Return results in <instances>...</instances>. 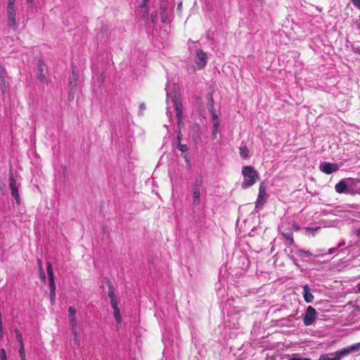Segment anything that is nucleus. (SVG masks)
Here are the masks:
<instances>
[{
    "label": "nucleus",
    "instance_id": "nucleus-52",
    "mask_svg": "<svg viewBox=\"0 0 360 360\" xmlns=\"http://www.w3.org/2000/svg\"><path fill=\"white\" fill-rule=\"evenodd\" d=\"M259 1H260L261 3H264L265 0H258Z\"/></svg>",
    "mask_w": 360,
    "mask_h": 360
},
{
    "label": "nucleus",
    "instance_id": "nucleus-36",
    "mask_svg": "<svg viewBox=\"0 0 360 360\" xmlns=\"http://www.w3.org/2000/svg\"><path fill=\"white\" fill-rule=\"evenodd\" d=\"M352 4L354 5L355 7H356L358 9L360 10V0H350Z\"/></svg>",
    "mask_w": 360,
    "mask_h": 360
},
{
    "label": "nucleus",
    "instance_id": "nucleus-4",
    "mask_svg": "<svg viewBox=\"0 0 360 360\" xmlns=\"http://www.w3.org/2000/svg\"><path fill=\"white\" fill-rule=\"evenodd\" d=\"M7 24L8 26L15 32L18 28V23L16 20L17 9L15 8H7Z\"/></svg>",
    "mask_w": 360,
    "mask_h": 360
},
{
    "label": "nucleus",
    "instance_id": "nucleus-27",
    "mask_svg": "<svg viewBox=\"0 0 360 360\" xmlns=\"http://www.w3.org/2000/svg\"><path fill=\"white\" fill-rule=\"evenodd\" d=\"M176 148L179 150H180L181 153L187 152L188 150V147L186 144H182L181 142L177 143Z\"/></svg>",
    "mask_w": 360,
    "mask_h": 360
},
{
    "label": "nucleus",
    "instance_id": "nucleus-49",
    "mask_svg": "<svg viewBox=\"0 0 360 360\" xmlns=\"http://www.w3.org/2000/svg\"><path fill=\"white\" fill-rule=\"evenodd\" d=\"M20 356L21 360H26L25 355H22V356Z\"/></svg>",
    "mask_w": 360,
    "mask_h": 360
},
{
    "label": "nucleus",
    "instance_id": "nucleus-20",
    "mask_svg": "<svg viewBox=\"0 0 360 360\" xmlns=\"http://www.w3.org/2000/svg\"><path fill=\"white\" fill-rule=\"evenodd\" d=\"M239 153L240 155L244 159L247 158L249 156V150L245 146H241L239 148Z\"/></svg>",
    "mask_w": 360,
    "mask_h": 360
},
{
    "label": "nucleus",
    "instance_id": "nucleus-47",
    "mask_svg": "<svg viewBox=\"0 0 360 360\" xmlns=\"http://www.w3.org/2000/svg\"><path fill=\"white\" fill-rule=\"evenodd\" d=\"M356 288H357L358 292H360V283L357 284Z\"/></svg>",
    "mask_w": 360,
    "mask_h": 360
},
{
    "label": "nucleus",
    "instance_id": "nucleus-33",
    "mask_svg": "<svg viewBox=\"0 0 360 360\" xmlns=\"http://www.w3.org/2000/svg\"><path fill=\"white\" fill-rule=\"evenodd\" d=\"M20 348H19V354L20 356L25 355V349H24V342L19 343Z\"/></svg>",
    "mask_w": 360,
    "mask_h": 360
},
{
    "label": "nucleus",
    "instance_id": "nucleus-10",
    "mask_svg": "<svg viewBox=\"0 0 360 360\" xmlns=\"http://www.w3.org/2000/svg\"><path fill=\"white\" fill-rule=\"evenodd\" d=\"M320 170L327 174H332L339 169V167L335 163L322 162L320 165Z\"/></svg>",
    "mask_w": 360,
    "mask_h": 360
},
{
    "label": "nucleus",
    "instance_id": "nucleus-28",
    "mask_svg": "<svg viewBox=\"0 0 360 360\" xmlns=\"http://www.w3.org/2000/svg\"><path fill=\"white\" fill-rule=\"evenodd\" d=\"M113 311H114V316H115V320L117 321V323H120L122 321V316H121V314L120 312V309H115Z\"/></svg>",
    "mask_w": 360,
    "mask_h": 360
},
{
    "label": "nucleus",
    "instance_id": "nucleus-15",
    "mask_svg": "<svg viewBox=\"0 0 360 360\" xmlns=\"http://www.w3.org/2000/svg\"><path fill=\"white\" fill-rule=\"evenodd\" d=\"M347 188V185L343 180L338 182L335 186V191L338 193H345L346 191Z\"/></svg>",
    "mask_w": 360,
    "mask_h": 360
},
{
    "label": "nucleus",
    "instance_id": "nucleus-40",
    "mask_svg": "<svg viewBox=\"0 0 360 360\" xmlns=\"http://www.w3.org/2000/svg\"><path fill=\"white\" fill-rule=\"evenodd\" d=\"M110 304H111V307L117 305V298L111 299L110 300Z\"/></svg>",
    "mask_w": 360,
    "mask_h": 360
},
{
    "label": "nucleus",
    "instance_id": "nucleus-5",
    "mask_svg": "<svg viewBox=\"0 0 360 360\" xmlns=\"http://www.w3.org/2000/svg\"><path fill=\"white\" fill-rule=\"evenodd\" d=\"M9 187L11 188V195L15 198L16 203L20 205V198L18 193V185L13 177V174L12 171L9 172Z\"/></svg>",
    "mask_w": 360,
    "mask_h": 360
},
{
    "label": "nucleus",
    "instance_id": "nucleus-23",
    "mask_svg": "<svg viewBox=\"0 0 360 360\" xmlns=\"http://www.w3.org/2000/svg\"><path fill=\"white\" fill-rule=\"evenodd\" d=\"M72 337H73V341L76 346L79 347L80 346V340L79 338V333L78 330L71 331Z\"/></svg>",
    "mask_w": 360,
    "mask_h": 360
},
{
    "label": "nucleus",
    "instance_id": "nucleus-21",
    "mask_svg": "<svg viewBox=\"0 0 360 360\" xmlns=\"http://www.w3.org/2000/svg\"><path fill=\"white\" fill-rule=\"evenodd\" d=\"M212 117V120L213 123V127H215V129L219 127V121L218 115H217L216 112L210 113Z\"/></svg>",
    "mask_w": 360,
    "mask_h": 360
},
{
    "label": "nucleus",
    "instance_id": "nucleus-26",
    "mask_svg": "<svg viewBox=\"0 0 360 360\" xmlns=\"http://www.w3.org/2000/svg\"><path fill=\"white\" fill-rule=\"evenodd\" d=\"M69 323L70 326L71 331L77 330V319H70Z\"/></svg>",
    "mask_w": 360,
    "mask_h": 360
},
{
    "label": "nucleus",
    "instance_id": "nucleus-39",
    "mask_svg": "<svg viewBox=\"0 0 360 360\" xmlns=\"http://www.w3.org/2000/svg\"><path fill=\"white\" fill-rule=\"evenodd\" d=\"M181 132L180 130L178 131L177 132V137H176V139H177V143H179V142H181Z\"/></svg>",
    "mask_w": 360,
    "mask_h": 360
},
{
    "label": "nucleus",
    "instance_id": "nucleus-37",
    "mask_svg": "<svg viewBox=\"0 0 360 360\" xmlns=\"http://www.w3.org/2000/svg\"><path fill=\"white\" fill-rule=\"evenodd\" d=\"M146 105L144 103H141L139 105V110L141 112V114H143V112L146 110Z\"/></svg>",
    "mask_w": 360,
    "mask_h": 360
},
{
    "label": "nucleus",
    "instance_id": "nucleus-32",
    "mask_svg": "<svg viewBox=\"0 0 360 360\" xmlns=\"http://www.w3.org/2000/svg\"><path fill=\"white\" fill-rule=\"evenodd\" d=\"M150 18L152 22H155L158 18V12H153L150 15Z\"/></svg>",
    "mask_w": 360,
    "mask_h": 360
},
{
    "label": "nucleus",
    "instance_id": "nucleus-31",
    "mask_svg": "<svg viewBox=\"0 0 360 360\" xmlns=\"http://www.w3.org/2000/svg\"><path fill=\"white\" fill-rule=\"evenodd\" d=\"M15 336H16V338H17V340L18 341V342L19 343L23 342L22 335L18 328H16L15 330Z\"/></svg>",
    "mask_w": 360,
    "mask_h": 360
},
{
    "label": "nucleus",
    "instance_id": "nucleus-7",
    "mask_svg": "<svg viewBox=\"0 0 360 360\" xmlns=\"http://www.w3.org/2000/svg\"><path fill=\"white\" fill-rule=\"evenodd\" d=\"M267 198L268 195L266 193L264 182H262L259 187V193L255 202V207L259 208L262 207L266 202Z\"/></svg>",
    "mask_w": 360,
    "mask_h": 360
},
{
    "label": "nucleus",
    "instance_id": "nucleus-48",
    "mask_svg": "<svg viewBox=\"0 0 360 360\" xmlns=\"http://www.w3.org/2000/svg\"><path fill=\"white\" fill-rule=\"evenodd\" d=\"M112 308L113 309V310H115V309H119L118 307V304L115 305V306H112Z\"/></svg>",
    "mask_w": 360,
    "mask_h": 360
},
{
    "label": "nucleus",
    "instance_id": "nucleus-29",
    "mask_svg": "<svg viewBox=\"0 0 360 360\" xmlns=\"http://www.w3.org/2000/svg\"><path fill=\"white\" fill-rule=\"evenodd\" d=\"M321 229V227L318 226L316 228H311V227H306L305 230L307 232H311L312 233V236H314L315 233Z\"/></svg>",
    "mask_w": 360,
    "mask_h": 360
},
{
    "label": "nucleus",
    "instance_id": "nucleus-14",
    "mask_svg": "<svg viewBox=\"0 0 360 360\" xmlns=\"http://www.w3.org/2000/svg\"><path fill=\"white\" fill-rule=\"evenodd\" d=\"M303 292H304V299L306 302L310 303L313 302L314 300V295L309 292V288L307 285H305L303 288Z\"/></svg>",
    "mask_w": 360,
    "mask_h": 360
},
{
    "label": "nucleus",
    "instance_id": "nucleus-53",
    "mask_svg": "<svg viewBox=\"0 0 360 360\" xmlns=\"http://www.w3.org/2000/svg\"><path fill=\"white\" fill-rule=\"evenodd\" d=\"M143 1H149V0H143Z\"/></svg>",
    "mask_w": 360,
    "mask_h": 360
},
{
    "label": "nucleus",
    "instance_id": "nucleus-51",
    "mask_svg": "<svg viewBox=\"0 0 360 360\" xmlns=\"http://www.w3.org/2000/svg\"><path fill=\"white\" fill-rule=\"evenodd\" d=\"M300 360H311L309 358H300Z\"/></svg>",
    "mask_w": 360,
    "mask_h": 360
},
{
    "label": "nucleus",
    "instance_id": "nucleus-2",
    "mask_svg": "<svg viewBox=\"0 0 360 360\" xmlns=\"http://www.w3.org/2000/svg\"><path fill=\"white\" fill-rule=\"evenodd\" d=\"M360 349V342L348 347L342 349L335 353L321 355L319 360H340L341 357Z\"/></svg>",
    "mask_w": 360,
    "mask_h": 360
},
{
    "label": "nucleus",
    "instance_id": "nucleus-3",
    "mask_svg": "<svg viewBox=\"0 0 360 360\" xmlns=\"http://www.w3.org/2000/svg\"><path fill=\"white\" fill-rule=\"evenodd\" d=\"M46 269H47V274L49 277V288H50V301L51 304L53 305L55 303L56 300V284L54 281V274L52 269V265L51 262L46 263Z\"/></svg>",
    "mask_w": 360,
    "mask_h": 360
},
{
    "label": "nucleus",
    "instance_id": "nucleus-41",
    "mask_svg": "<svg viewBox=\"0 0 360 360\" xmlns=\"http://www.w3.org/2000/svg\"><path fill=\"white\" fill-rule=\"evenodd\" d=\"M148 1H143V2H142V3H141V9H143L144 8L148 7Z\"/></svg>",
    "mask_w": 360,
    "mask_h": 360
},
{
    "label": "nucleus",
    "instance_id": "nucleus-22",
    "mask_svg": "<svg viewBox=\"0 0 360 360\" xmlns=\"http://www.w3.org/2000/svg\"><path fill=\"white\" fill-rule=\"evenodd\" d=\"M6 75L7 72L6 69L3 66L0 65V82L4 85L5 84Z\"/></svg>",
    "mask_w": 360,
    "mask_h": 360
},
{
    "label": "nucleus",
    "instance_id": "nucleus-44",
    "mask_svg": "<svg viewBox=\"0 0 360 360\" xmlns=\"http://www.w3.org/2000/svg\"><path fill=\"white\" fill-rule=\"evenodd\" d=\"M217 131H218V128H217L215 129V127H213V131H212V136H213V138H214L216 136Z\"/></svg>",
    "mask_w": 360,
    "mask_h": 360
},
{
    "label": "nucleus",
    "instance_id": "nucleus-42",
    "mask_svg": "<svg viewBox=\"0 0 360 360\" xmlns=\"http://www.w3.org/2000/svg\"><path fill=\"white\" fill-rule=\"evenodd\" d=\"M143 12V17H146L148 13V8L146 7V8H144L143 9H142Z\"/></svg>",
    "mask_w": 360,
    "mask_h": 360
},
{
    "label": "nucleus",
    "instance_id": "nucleus-6",
    "mask_svg": "<svg viewBox=\"0 0 360 360\" xmlns=\"http://www.w3.org/2000/svg\"><path fill=\"white\" fill-rule=\"evenodd\" d=\"M316 316V309L311 307L309 306L307 308V310L305 311V314L304 316L303 322L304 326H311L314 322L315 321Z\"/></svg>",
    "mask_w": 360,
    "mask_h": 360
},
{
    "label": "nucleus",
    "instance_id": "nucleus-43",
    "mask_svg": "<svg viewBox=\"0 0 360 360\" xmlns=\"http://www.w3.org/2000/svg\"><path fill=\"white\" fill-rule=\"evenodd\" d=\"M3 338V325H0V340Z\"/></svg>",
    "mask_w": 360,
    "mask_h": 360
},
{
    "label": "nucleus",
    "instance_id": "nucleus-9",
    "mask_svg": "<svg viewBox=\"0 0 360 360\" xmlns=\"http://www.w3.org/2000/svg\"><path fill=\"white\" fill-rule=\"evenodd\" d=\"M202 184V180H197L193 186V204L195 206H198L200 204V187Z\"/></svg>",
    "mask_w": 360,
    "mask_h": 360
},
{
    "label": "nucleus",
    "instance_id": "nucleus-46",
    "mask_svg": "<svg viewBox=\"0 0 360 360\" xmlns=\"http://www.w3.org/2000/svg\"><path fill=\"white\" fill-rule=\"evenodd\" d=\"M356 235L360 238V228L356 231Z\"/></svg>",
    "mask_w": 360,
    "mask_h": 360
},
{
    "label": "nucleus",
    "instance_id": "nucleus-19",
    "mask_svg": "<svg viewBox=\"0 0 360 360\" xmlns=\"http://www.w3.org/2000/svg\"><path fill=\"white\" fill-rule=\"evenodd\" d=\"M108 288V297L111 299L116 298L115 293V288L113 287V285L111 282L108 281L107 283Z\"/></svg>",
    "mask_w": 360,
    "mask_h": 360
},
{
    "label": "nucleus",
    "instance_id": "nucleus-18",
    "mask_svg": "<svg viewBox=\"0 0 360 360\" xmlns=\"http://www.w3.org/2000/svg\"><path fill=\"white\" fill-rule=\"evenodd\" d=\"M209 96H210V97H209V100H208V109H209L210 113H212V112H216V110L214 109V102L212 94H210Z\"/></svg>",
    "mask_w": 360,
    "mask_h": 360
},
{
    "label": "nucleus",
    "instance_id": "nucleus-50",
    "mask_svg": "<svg viewBox=\"0 0 360 360\" xmlns=\"http://www.w3.org/2000/svg\"><path fill=\"white\" fill-rule=\"evenodd\" d=\"M288 360H300V358L294 357V358L290 359Z\"/></svg>",
    "mask_w": 360,
    "mask_h": 360
},
{
    "label": "nucleus",
    "instance_id": "nucleus-25",
    "mask_svg": "<svg viewBox=\"0 0 360 360\" xmlns=\"http://www.w3.org/2000/svg\"><path fill=\"white\" fill-rule=\"evenodd\" d=\"M39 276H40V278L41 280L45 283L46 282V275H45V272L43 270V268H42V265H41V260H39Z\"/></svg>",
    "mask_w": 360,
    "mask_h": 360
},
{
    "label": "nucleus",
    "instance_id": "nucleus-34",
    "mask_svg": "<svg viewBox=\"0 0 360 360\" xmlns=\"http://www.w3.org/2000/svg\"><path fill=\"white\" fill-rule=\"evenodd\" d=\"M0 358L1 360H6V353L4 349H1Z\"/></svg>",
    "mask_w": 360,
    "mask_h": 360
},
{
    "label": "nucleus",
    "instance_id": "nucleus-1",
    "mask_svg": "<svg viewBox=\"0 0 360 360\" xmlns=\"http://www.w3.org/2000/svg\"><path fill=\"white\" fill-rule=\"evenodd\" d=\"M242 174L244 177L241 184L243 188H247L252 186L259 179L258 172L252 166L243 167Z\"/></svg>",
    "mask_w": 360,
    "mask_h": 360
},
{
    "label": "nucleus",
    "instance_id": "nucleus-8",
    "mask_svg": "<svg viewBox=\"0 0 360 360\" xmlns=\"http://www.w3.org/2000/svg\"><path fill=\"white\" fill-rule=\"evenodd\" d=\"M207 54L202 49L195 51V63L198 69H202L207 64Z\"/></svg>",
    "mask_w": 360,
    "mask_h": 360
},
{
    "label": "nucleus",
    "instance_id": "nucleus-38",
    "mask_svg": "<svg viewBox=\"0 0 360 360\" xmlns=\"http://www.w3.org/2000/svg\"><path fill=\"white\" fill-rule=\"evenodd\" d=\"M292 226H293V228L295 229V230L296 231H300V225H299L297 223H296L295 221H293V223H292Z\"/></svg>",
    "mask_w": 360,
    "mask_h": 360
},
{
    "label": "nucleus",
    "instance_id": "nucleus-24",
    "mask_svg": "<svg viewBox=\"0 0 360 360\" xmlns=\"http://www.w3.org/2000/svg\"><path fill=\"white\" fill-rule=\"evenodd\" d=\"M76 319V309L74 307L68 308V320Z\"/></svg>",
    "mask_w": 360,
    "mask_h": 360
},
{
    "label": "nucleus",
    "instance_id": "nucleus-16",
    "mask_svg": "<svg viewBox=\"0 0 360 360\" xmlns=\"http://www.w3.org/2000/svg\"><path fill=\"white\" fill-rule=\"evenodd\" d=\"M282 234L283 237L289 241L290 245H292L294 243L293 234L290 229L283 230L282 231Z\"/></svg>",
    "mask_w": 360,
    "mask_h": 360
},
{
    "label": "nucleus",
    "instance_id": "nucleus-45",
    "mask_svg": "<svg viewBox=\"0 0 360 360\" xmlns=\"http://www.w3.org/2000/svg\"><path fill=\"white\" fill-rule=\"evenodd\" d=\"M27 3L31 5L32 7L34 6V0H27Z\"/></svg>",
    "mask_w": 360,
    "mask_h": 360
},
{
    "label": "nucleus",
    "instance_id": "nucleus-12",
    "mask_svg": "<svg viewBox=\"0 0 360 360\" xmlns=\"http://www.w3.org/2000/svg\"><path fill=\"white\" fill-rule=\"evenodd\" d=\"M173 102L175 105L176 117H180L181 115H183V105L181 101L176 96H174L173 97Z\"/></svg>",
    "mask_w": 360,
    "mask_h": 360
},
{
    "label": "nucleus",
    "instance_id": "nucleus-11",
    "mask_svg": "<svg viewBox=\"0 0 360 360\" xmlns=\"http://www.w3.org/2000/svg\"><path fill=\"white\" fill-rule=\"evenodd\" d=\"M37 68H38V74H37L38 79L41 82H45L46 77L44 72V68H45V63H44L43 60H39L38 64H37Z\"/></svg>",
    "mask_w": 360,
    "mask_h": 360
},
{
    "label": "nucleus",
    "instance_id": "nucleus-35",
    "mask_svg": "<svg viewBox=\"0 0 360 360\" xmlns=\"http://www.w3.org/2000/svg\"><path fill=\"white\" fill-rule=\"evenodd\" d=\"M15 0H8L7 8H15Z\"/></svg>",
    "mask_w": 360,
    "mask_h": 360
},
{
    "label": "nucleus",
    "instance_id": "nucleus-17",
    "mask_svg": "<svg viewBox=\"0 0 360 360\" xmlns=\"http://www.w3.org/2000/svg\"><path fill=\"white\" fill-rule=\"evenodd\" d=\"M69 80H70L69 86H70L71 90H72L77 86V75H75L74 72H72V75H70L69 77Z\"/></svg>",
    "mask_w": 360,
    "mask_h": 360
},
{
    "label": "nucleus",
    "instance_id": "nucleus-30",
    "mask_svg": "<svg viewBox=\"0 0 360 360\" xmlns=\"http://www.w3.org/2000/svg\"><path fill=\"white\" fill-rule=\"evenodd\" d=\"M177 117V126L179 127V130L181 131V129L182 127H184V122L183 121V115H181L180 117Z\"/></svg>",
    "mask_w": 360,
    "mask_h": 360
},
{
    "label": "nucleus",
    "instance_id": "nucleus-13",
    "mask_svg": "<svg viewBox=\"0 0 360 360\" xmlns=\"http://www.w3.org/2000/svg\"><path fill=\"white\" fill-rule=\"evenodd\" d=\"M192 139L195 142L200 140V126L198 123H195L192 131Z\"/></svg>",
    "mask_w": 360,
    "mask_h": 360
}]
</instances>
